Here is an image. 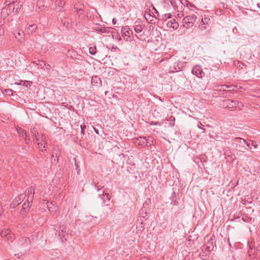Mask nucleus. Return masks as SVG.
I'll return each instance as SVG.
<instances>
[{
  "mask_svg": "<svg viewBox=\"0 0 260 260\" xmlns=\"http://www.w3.org/2000/svg\"><path fill=\"white\" fill-rule=\"evenodd\" d=\"M235 139L240 140V142L242 144V142L243 143L245 144L250 149L252 148V146H253L255 148H256V146L254 145V144L252 141L251 142H248L246 141L245 139L241 138H235Z\"/></svg>",
  "mask_w": 260,
  "mask_h": 260,
  "instance_id": "412c9836",
  "label": "nucleus"
},
{
  "mask_svg": "<svg viewBox=\"0 0 260 260\" xmlns=\"http://www.w3.org/2000/svg\"><path fill=\"white\" fill-rule=\"evenodd\" d=\"M257 6L260 8V3L257 4Z\"/></svg>",
  "mask_w": 260,
  "mask_h": 260,
  "instance_id": "13d9d810",
  "label": "nucleus"
},
{
  "mask_svg": "<svg viewBox=\"0 0 260 260\" xmlns=\"http://www.w3.org/2000/svg\"><path fill=\"white\" fill-rule=\"evenodd\" d=\"M192 73L195 75L199 78H203L204 75V73L203 72L201 67L200 66H196L192 69Z\"/></svg>",
  "mask_w": 260,
  "mask_h": 260,
  "instance_id": "ddd939ff",
  "label": "nucleus"
},
{
  "mask_svg": "<svg viewBox=\"0 0 260 260\" xmlns=\"http://www.w3.org/2000/svg\"><path fill=\"white\" fill-rule=\"evenodd\" d=\"M115 39L118 40V41H121V38L120 37V36H119V35H116L115 34Z\"/></svg>",
  "mask_w": 260,
  "mask_h": 260,
  "instance_id": "79ce46f5",
  "label": "nucleus"
},
{
  "mask_svg": "<svg viewBox=\"0 0 260 260\" xmlns=\"http://www.w3.org/2000/svg\"><path fill=\"white\" fill-rule=\"evenodd\" d=\"M172 15L170 13L165 14L162 15V19L164 20H167L168 19L170 18Z\"/></svg>",
  "mask_w": 260,
  "mask_h": 260,
  "instance_id": "473e14b6",
  "label": "nucleus"
},
{
  "mask_svg": "<svg viewBox=\"0 0 260 260\" xmlns=\"http://www.w3.org/2000/svg\"><path fill=\"white\" fill-rule=\"evenodd\" d=\"M55 234L57 235L61 239L67 240L66 236L67 235L68 230L64 224L60 223L55 228Z\"/></svg>",
  "mask_w": 260,
  "mask_h": 260,
  "instance_id": "20e7f679",
  "label": "nucleus"
},
{
  "mask_svg": "<svg viewBox=\"0 0 260 260\" xmlns=\"http://www.w3.org/2000/svg\"><path fill=\"white\" fill-rule=\"evenodd\" d=\"M16 0H6V3L7 5H9L11 4H13L16 2Z\"/></svg>",
  "mask_w": 260,
  "mask_h": 260,
  "instance_id": "e433bc0d",
  "label": "nucleus"
},
{
  "mask_svg": "<svg viewBox=\"0 0 260 260\" xmlns=\"http://www.w3.org/2000/svg\"><path fill=\"white\" fill-rule=\"evenodd\" d=\"M210 19L208 17L205 16L202 18L199 23V27L201 30H205L209 26Z\"/></svg>",
  "mask_w": 260,
  "mask_h": 260,
  "instance_id": "6e6552de",
  "label": "nucleus"
},
{
  "mask_svg": "<svg viewBox=\"0 0 260 260\" xmlns=\"http://www.w3.org/2000/svg\"><path fill=\"white\" fill-rule=\"evenodd\" d=\"M242 104L237 100L225 99L219 102V107L228 109L231 111L234 110L237 107L240 108Z\"/></svg>",
  "mask_w": 260,
  "mask_h": 260,
  "instance_id": "f257e3e1",
  "label": "nucleus"
},
{
  "mask_svg": "<svg viewBox=\"0 0 260 260\" xmlns=\"http://www.w3.org/2000/svg\"><path fill=\"white\" fill-rule=\"evenodd\" d=\"M22 82H23V81H21L18 84L19 85H21V84H22Z\"/></svg>",
  "mask_w": 260,
  "mask_h": 260,
  "instance_id": "4d7b16f0",
  "label": "nucleus"
},
{
  "mask_svg": "<svg viewBox=\"0 0 260 260\" xmlns=\"http://www.w3.org/2000/svg\"><path fill=\"white\" fill-rule=\"evenodd\" d=\"M81 127V134L84 135V129L85 128V125L84 124L83 125H81L80 126Z\"/></svg>",
  "mask_w": 260,
  "mask_h": 260,
  "instance_id": "ea45409f",
  "label": "nucleus"
},
{
  "mask_svg": "<svg viewBox=\"0 0 260 260\" xmlns=\"http://www.w3.org/2000/svg\"><path fill=\"white\" fill-rule=\"evenodd\" d=\"M31 201H27V203H24L23 205V207L22 210L23 212H26L29 210V209L30 208V203Z\"/></svg>",
  "mask_w": 260,
  "mask_h": 260,
  "instance_id": "393cba45",
  "label": "nucleus"
},
{
  "mask_svg": "<svg viewBox=\"0 0 260 260\" xmlns=\"http://www.w3.org/2000/svg\"><path fill=\"white\" fill-rule=\"evenodd\" d=\"M24 36L23 32H18L15 34V37L17 39H23Z\"/></svg>",
  "mask_w": 260,
  "mask_h": 260,
  "instance_id": "c85d7f7f",
  "label": "nucleus"
},
{
  "mask_svg": "<svg viewBox=\"0 0 260 260\" xmlns=\"http://www.w3.org/2000/svg\"><path fill=\"white\" fill-rule=\"evenodd\" d=\"M99 199L101 200V203L105 206L110 205V196L108 193L104 192L102 194L99 195Z\"/></svg>",
  "mask_w": 260,
  "mask_h": 260,
  "instance_id": "0eeeda50",
  "label": "nucleus"
},
{
  "mask_svg": "<svg viewBox=\"0 0 260 260\" xmlns=\"http://www.w3.org/2000/svg\"><path fill=\"white\" fill-rule=\"evenodd\" d=\"M47 206L50 212L56 214L58 212V208L52 202H47Z\"/></svg>",
  "mask_w": 260,
  "mask_h": 260,
  "instance_id": "4468645a",
  "label": "nucleus"
},
{
  "mask_svg": "<svg viewBox=\"0 0 260 260\" xmlns=\"http://www.w3.org/2000/svg\"><path fill=\"white\" fill-rule=\"evenodd\" d=\"M236 87H237V86H236V85H228L226 91H233L236 88Z\"/></svg>",
  "mask_w": 260,
  "mask_h": 260,
  "instance_id": "72a5a7b5",
  "label": "nucleus"
},
{
  "mask_svg": "<svg viewBox=\"0 0 260 260\" xmlns=\"http://www.w3.org/2000/svg\"><path fill=\"white\" fill-rule=\"evenodd\" d=\"M122 33V37L123 39L126 41L131 40L130 35L132 34V31L128 27H123L121 29Z\"/></svg>",
  "mask_w": 260,
  "mask_h": 260,
  "instance_id": "1a4fd4ad",
  "label": "nucleus"
},
{
  "mask_svg": "<svg viewBox=\"0 0 260 260\" xmlns=\"http://www.w3.org/2000/svg\"><path fill=\"white\" fill-rule=\"evenodd\" d=\"M27 201H32L35 193V188L33 186L30 187L28 189Z\"/></svg>",
  "mask_w": 260,
  "mask_h": 260,
  "instance_id": "6ab92c4d",
  "label": "nucleus"
},
{
  "mask_svg": "<svg viewBox=\"0 0 260 260\" xmlns=\"http://www.w3.org/2000/svg\"><path fill=\"white\" fill-rule=\"evenodd\" d=\"M97 31H99L102 33L111 34L112 37H114V34L112 31V28L108 27H101L99 29H97Z\"/></svg>",
  "mask_w": 260,
  "mask_h": 260,
  "instance_id": "aec40b11",
  "label": "nucleus"
},
{
  "mask_svg": "<svg viewBox=\"0 0 260 260\" xmlns=\"http://www.w3.org/2000/svg\"><path fill=\"white\" fill-rule=\"evenodd\" d=\"M154 139L151 137L147 138L145 137H139L134 139V142L136 145L142 147H149L154 144Z\"/></svg>",
  "mask_w": 260,
  "mask_h": 260,
  "instance_id": "f03ea898",
  "label": "nucleus"
},
{
  "mask_svg": "<svg viewBox=\"0 0 260 260\" xmlns=\"http://www.w3.org/2000/svg\"><path fill=\"white\" fill-rule=\"evenodd\" d=\"M64 4V0H56L55 5L61 9Z\"/></svg>",
  "mask_w": 260,
  "mask_h": 260,
  "instance_id": "a878e982",
  "label": "nucleus"
},
{
  "mask_svg": "<svg viewBox=\"0 0 260 260\" xmlns=\"http://www.w3.org/2000/svg\"><path fill=\"white\" fill-rule=\"evenodd\" d=\"M76 11H77V12H80V11H81V12L83 11V9L81 8H79V9H77Z\"/></svg>",
  "mask_w": 260,
  "mask_h": 260,
  "instance_id": "8fccbe9b",
  "label": "nucleus"
},
{
  "mask_svg": "<svg viewBox=\"0 0 260 260\" xmlns=\"http://www.w3.org/2000/svg\"><path fill=\"white\" fill-rule=\"evenodd\" d=\"M37 144L38 148L39 149V150L41 151H43L44 150H46V143L45 141H43L42 142H39Z\"/></svg>",
  "mask_w": 260,
  "mask_h": 260,
  "instance_id": "b1692460",
  "label": "nucleus"
},
{
  "mask_svg": "<svg viewBox=\"0 0 260 260\" xmlns=\"http://www.w3.org/2000/svg\"><path fill=\"white\" fill-rule=\"evenodd\" d=\"M134 29L137 33H140L143 30V27L141 25H136L135 26Z\"/></svg>",
  "mask_w": 260,
  "mask_h": 260,
  "instance_id": "bb28decb",
  "label": "nucleus"
},
{
  "mask_svg": "<svg viewBox=\"0 0 260 260\" xmlns=\"http://www.w3.org/2000/svg\"><path fill=\"white\" fill-rule=\"evenodd\" d=\"M4 34V30L2 27L0 25V36H2Z\"/></svg>",
  "mask_w": 260,
  "mask_h": 260,
  "instance_id": "a18cd8bd",
  "label": "nucleus"
},
{
  "mask_svg": "<svg viewBox=\"0 0 260 260\" xmlns=\"http://www.w3.org/2000/svg\"><path fill=\"white\" fill-rule=\"evenodd\" d=\"M148 4H149L150 6H152V9L155 11V12H156L157 14L158 13L157 10L154 7V6L153 5V4H152L151 2H148Z\"/></svg>",
  "mask_w": 260,
  "mask_h": 260,
  "instance_id": "58836bf2",
  "label": "nucleus"
},
{
  "mask_svg": "<svg viewBox=\"0 0 260 260\" xmlns=\"http://www.w3.org/2000/svg\"><path fill=\"white\" fill-rule=\"evenodd\" d=\"M112 21L113 23H114V18L112 19Z\"/></svg>",
  "mask_w": 260,
  "mask_h": 260,
  "instance_id": "052dcab7",
  "label": "nucleus"
},
{
  "mask_svg": "<svg viewBox=\"0 0 260 260\" xmlns=\"http://www.w3.org/2000/svg\"><path fill=\"white\" fill-rule=\"evenodd\" d=\"M20 9V7L18 6L17 7H16V8H13V11H15V12H17Z\"/></svg>",
  "mask_w": 260,
  "mask_h": 260,
  "instance_id": "c03bdc74",
  "label": "nucleus"
},
{
  "mask_svg": "<svg viewBox=\"0 0 260 260\" xmlns=\"http://www.w3.org/2000/svg\"><path fill=\"white\" fill-rule=\"evenodd\" d=\"M228 244H229V246L231 247V246H232V245H231V242H230V239H229V238H228Z\"/></svg>",
  "mask_w": 260,
  "mask_h": 260,
  "instance_id": "864d4df0",
  "label": "nucleus"
},
{
  "mask_svg": "<svg viewBox=\"0 0 260 260\" xmlns=\"http://www.w3.org/2000/svg\"><path fill=\"white\" fill-rule=\"evenodd\" d=\"M0 235L1 237L5 238L8 240H10L12 241L14 239V235L11 233V231L9 229H5L2 231L0 233Z\"/></svg>",
  "mask_w": 260,
  "mask_h": 260,
  "instance_id": "f8f14e48",
  "label": "nucleus"
},
{
  "mask_svg": "<svg viewBox=\"0 0 260 260\" xmlns=\"http://www.w3.org/2000/svg\"><path fill=\"white\" fill-rule=\"evenodd\" d=\"M37 28V25L36 24L29 25L26 28L27 32L28 34H31L34 33L36 31Z\"/></svg>",
  "mask_w": 260,
  "mask_h": 260,
  "instance_id": "4be33fe9",
  "label": "nucleus"
},
{
  "mask_svg": "<svg viewBox=\"0 0 260 260\" xmlns=\"http://www.w3.org/2000/svg\"><path fill=\"white\" fill-rule=\"evenodd\" d=\"M173 202H174L173 205H176L177 204V202H176V200L173 201Z\"/></svg>",
  "mask_w": 260,
  "mask_h": 260,
  "instance_id": "6e6d98bb",
  "label": "nucleus"
},
{
  "mask_svg": "<svg viewBox=\"0 0 260 260\" xmlns=\"http://www.w3.org/2000/svg\"><path fill=\"white\" fill-rule=\"evenodd\" d=\"M114 49H115V51H116V49L119 50V49H118L117 47H115V48H114Z\"/></svg>",
  "mask_w": 260,
  "mask_h": 260,
  "instance_id": "bf43d9fd",
  "label": "nucleus"
},
{
  "mask_svg": "<svg viewBox=\"0 0 260 260\" xmlns=\"http://www.w3.org/2000/svg\"><path fill=\"white\" fill-rule=\"evenodd\" d=\"M198 126L200 129H204V125L200 122H199V124L198 125Z\"/></svg>",
  "mask_w": 260,
  "mask_h": 260,
  "instance_id": "a19ab883",
  "label": "nucleus"
},
{
  "mask_svg": "<svg viewBox=\"0 0 260 260\" xmlns=\"http://www.w3.org/2000/svg\"><path fill=\"white\" fill-rule=\"evenodd\" d=\"M89 52L90 54L94 55L96 53L95 47H90L89 48Z\"/></svg>",
  "mask_w": 260,
  "mask_h": 260,
  "instance_id": "f704fd0d",
  "label": "nucleus"
},
{
  "mask_svg": "<svg viewBox=\"0 0 260 260\" xmlns=\"http://www.w3.org/2000/svg\"><path fill=\"white\" fill-rule=\"evenodd\" d=\"M167 26L168 28L177 29L179 27V23L176 21L175 19H173L167 22Z\"/></svg>",
  "mask_w": 260,
  "mask_h": 260,
  "instance_id": "dca6fc26",
  "label": "nucleus"
},
{
  "mask_svg": "<svg viewBox=\"0 0 260 260\" xmlns=\"http://www.w3.org/2000/svg\"><path fill=\"white\" fill-rule=\"evenodd\" d=\"M145 18L148 21H150V23H152L153 20L150 19L151 18H153V16L148 12H146L145 14Z\"/></svg>",
  "mask_w": 260,
  "mask_h": 260,
  "instance_id": "cd10ccee",
  "label": "nucleus"
},
{
  "mask_svg": "<svg viewBox=\"0 0 260 260\" xmlns=\"http://www.w3.org/2000/svg\"><path fill=\"white\" fill-rule=\"evenodd\" d=\"M93 129H94V131L95 132V133L99 135V131L98 129H96L95 128L93 127Z\"/></svg>",
  "mask_w": 260,
  "mask_h": 260,
  "instance_id": "3c124183",
  "label": "nucleus"
},
{
  "mask_svg": "<svg viewBox=\"0 0 260 260\" xmlns=\"http://www.w3.org/2000/svg\"><path fill=\"white\" fill-rule=\"evenodd\" d=\"M197 18V16L194 14L185 16L182 20V27L186 29L192 28Z\"/></svg>",
  "mask_w": 260,
  "mask_h": 260,
  "instance_id": "7ed1b4c3",
  "label": "nucleus"
},
{
  "mask_svg": "<svg viewBox=\"0 0 260 260\" xmlns=\"http://www.w3.org/2000/svg\"><path fill=\"white\" fill-rule=\"evenodd\" d=\"M17 132L18 133L20 137L25 139V143L27 144H29L30 139L27 138V136L24 130L21 128H17Z\"/></svg>",
  "mask_w": 260,
  "mask_h": 260,
  "instance_id": "2eb2a0df",
  "label": "nucleus"
},
{
  "mask_svg": "<svg viewBox=\"0 0 260 260\" xmlns=\"http://www.w3.org/2000/svg\"><path fill=\"white\" fill-rule=\"evenodd\" d=\"M216 246V238L214 235H212L210 239L205 244V250L208 253L213 250L214 246Z\"/></svg>",
  "mask_w": 260,
  "mask_h": 260,
  "instance_id": "423d86ee",
  "label": "nucleus"
},
{
  "mask_svg": "<svg viewBox=\"0 0 260 260\" xmlns=\"http://www.w3.org/2000/svg\"><path fill=\"white\" fill-rule=\"evenodd\" d=\"M14 256H16L17 258H20L21 257H22V253H17V254H15L14 255Z\"/></svg>",
  "mask_w": 260,
  "mask_h": 260,
  "instance_id": "37998d69",
  "label": "nucleus"
},
{
  "mask_svg": "<svg viewBox=\"0 0 260 260\" xmlns=\"http://www.w3.org/2000/svg\"><path fill=\"white\" fill-rule=\"evenodd\" d=\"M256 251L260 253V244L256 246Z\"/></svg>",
  "mask_w": 260,
  "mask_h": 260,
  "instance_id": "49530a36",
  "label": "nucleus"
},
{
  "mask_svg": "<svg viewBox=\"0 0 260 260\" xmlns=\"http://www.w3.org/2000/svg\"><path fill=\"white\" fill-rule=\"evenodd\" d=\"M169 2L174 10L178 12L182 10V5L181 0H169Z\"/></svg>",
  "mask_w": 260,
  "mask_h": 260,
  "instance_id": "9b49d317",
  "label": "nucleus"
},
{
  "mask_svg": "<svg viewBox=\"0 0 260 260\" xmlns=\"http://www.w3.org/2000/svg\"><path fill=\"white\" fill-rule=\"evenodd\" d=\"M140 260H150V259L147 257H142Z\"/></svg>",
  "mask_w": 260,
  "mask_h": 260,
  "instance_id": "de8ad7c7",
  "label": "nucleus"
},
{
  "mask_svg": "<svg viewBox=\"0 0 260 260\" xmlns=\"http://www.w3.org/2000/svg\"><path fill=\"white\" fill-rule=\"evenodd\" d=\"M189 7H190V8H195L194 5L191 3L190 4H189Z\"/></svg>",
  "mask_w": 260,
  "mask_h": 260,
  "instance_id": "603ef678",
  "label": "nucleus"
},
{
  "mask_svg": "<svg viewBox=\"0 0 260 260\" xmlns=\"http://www.w3.org/2000/svg\"><path fill=\"white\" fill-rule=\"evenodd\" d=\"M237 66L239 68L241 69H243L245 66L243 63L241 62H238L237 63Z\"/></svg>",
  "mask_w": 260,
  "mask_h": 260,
  "instance_id": "4c0bfd02",
  "label": "nucleus"
},
{
  "mask_svg": "<svg viewBox=\"0 0 260 260\" xmlns=\"http://www.w3.org/2000/svg\"><path fill=\"white\" fill-rule=\"evenodd\" d=\"M182 3V7H189V4H190V3L188 0H181Z\"/></svg>",
  "mask_w": 260,
  "mask_h": 260,
  "instance_id": "2f4dec72",
  "label": "nucleus"
},
{
  "mask_svg": "<svg viewBox=\"0 0 260 260\" xmlns=\"http://www.w3.org/2000/svg\"><path fill=\"white\" fill-rule=\"evenodd\" d=\"M257 253L255 252V249H252L250 246L248 250V254L250 258L254 259L256 257Z\"/></svg>",
  "mask_w": 260,
  "mask_h": 260,
  "instance_id": "5701e85b",
  "label": "nucleus"
},
{
  "mask_svg": "<svg viewBox=\"0 0 260 260\" xmlns=\"http://www.w3.org/2000/svg\"><path fill=\"white\" fill-rule=\"evenodd\" d=\"M148 2H150L148 1L146 2V6L148 7H151V6H150V5L148 4Z\"/></svg>",
  "mask_w": 260,
  "mask_h": 260,
  "instance_id": "5fc2aeb1",
  "label": "nucleus"
},
{
  "mask_svg": "<svg viewBox=\"0 0 260 260\" xmlns=\"http://www.w3.org/2000/svg\"><path fill=\"white\" fill-rule=\"evenodd\" d=\"M228 85H221L218 86L217 90L219 91H226Z\"/></svg>",
  "mask_w": 260,
  "mask_h": 260,
  "instance_id": "c756f323",
  "label": "nucleus"
},
{
  "mask_svg": "<svg viewBox=\"0 0 260 260\" xmlns=\"http://www.w3.org/2000/svg\"><path fill=\"white\" fill-rule=\"evenodd\" d=\"M36 64L41 69L49 70L50 66L49 64H46L45 62L43 60H38L36 62Z\"/></svg>",
  "mask_w": 260,
  "mask_h": 260,
  "instance_id": "a211bd4d",
  "label": "nucleus"
},
{
  "mask_svg": "<svg viewBox=\"0 0 260 260\" xmlns=\"http://www.w3.org/2000/svg\"><path fill=\"white\" fill-rule=\"evenodd\" d=\"M3 210L2 206L1 204H0V215H1V214L3 213Z\"/></svg>",
  "mask_w": 260,
  "mask_h": 260,
  "instance_id": "09e8293b",
  "label": "nucleus"
},
{
  "mask_svg": "<svg viewBox=\"0 0 260 260\" xmlns=\"http://www.w3.org/2000/svg\"><path fill=\"white\" fill-rule=\"evenodd\" d=\"M242 219L244 222H249L251 220V218L246 215H244L242 217Z\"/></svg>",
  "mask_w": 260,
  "mask_h": 260,
  "instance_id": "7c9ffc66",
  "label": "nucleus"
},
{
  "mask_svg": "<svg viewBox=\"0 0 260 260\" xmlns=\"http://www.w3.org/2000/svg\"><path fill=\"white\" fill-rule=\"evenodd\" d=\"M33 141L38 143L45 141L46 137L44 135L39 133L35 129L30 130Z\"/></svg>",
  "mask_w": 260,
  "mask_h": 260,
  "instance_id": "39448f33",
  "label": "nucleus"
},
{
  "mask_svg": "<svg viewBox=\"0 0 260 260\" xmlns=\"http://www.w3.org/2000/svg\"><path fill=\"white\" fill-rule=\"evenodd\" d=\"M26 197L25 194H20L13 201L12 203L11 204V207L14 208L16 206L19 205L21 202L24 200Z\"/></svg>",
  "mask_w": 260,
  "mask_h": 260,
  "instance_id": "9d476101",
  "label": "nucleus"
},
{
  "mask_svg": "<svg viewBox=\"0 0 260 260\" xmlns=\"http://www.w3.org/2000/svg\"><path fill=\"white\" fill-rule=\"evenodd\" d=\"M91 83L93 86H99L102 84L101 79L97 76L92 77L91 79Z\"/></svg>",
  "mask_w": 260,
  "mask_h": 260,
  "instance_id": "f3484780",
  "label": "nucleus"
},
{
  "mask_svg": "<svg viewBox=\"0 0 260 260\" xmlns=\"http://www.w3.org/2000/svg\"><path fill=\"white\" fill-rule=\"evenodd\" d=\"M5 92L8 95H12L13 91L10 89H7L5 90Z\"/></svg>",
  "mask_w": 260,
  "mask_h": 260,
  "instance_id": "c9c22d12",
  "label": "nucleus"
}]
</instances>
